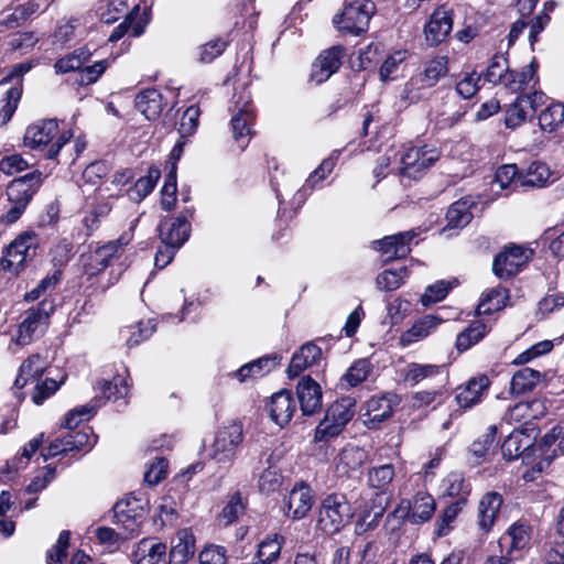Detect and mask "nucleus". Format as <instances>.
Segmentation results:
<instances>
[{
	"label": "nucleus",
	"instance_id": "49530a36",
	"mask_svg": "<svg viewBox=\"0 0 564 564\" xmlns=\"http://www.w3.org/2000/svg\"><path fill=\"white\" fill-rule=\"evenodd\" d=\"M442 371L443 366L440 365L411 362L404 369L403 379L415 386L423 380L435 378Z\"/></svg>",
	"mask_w": 564,
	"mask_h": 564
},
{
	"label": "nucleus",
	"instance_id": "4c0bfd02",
	"mask_svg": "<svg viewBox=\"0 0 564 564\" xmlns=\"http://www.w3.org/2000/svg\"><path fill=\"white\" fill-rule=\"evenodd\" d=\"M137 109L148 119H156L163 109V97L156 89H145L135 98Z\"/></svg>",
	"mask_w": 564,
	"mask_h": 564
},
{
	"label": "nucleus",
	"instance_id": "a878e982",
	"mask_svg": "<svg viewBox=\"0 0 564 564\" xmlns=\"http://www.w3.org/2000/svg\"><path fill=\"white\" fill-rule=\"evenodd\" d=\"M322 359V349L314 343H306L294 352L288 368L289 378H295L306 368L319 362Z\"/></svg>",
	"mask_w": 564,
	"mask_h": 564
},
{
	"label": "nucleus",
	"instance_id": "bf43d9fd",
	"mask_svg": "<svg viewBox=\"0 0 564 564\" xmlns=\"http://www.w3.org/2000/svg\"><path fill=\"white\" fill-rule=\"evenodd\" d=\"M539 405L540 403L538 401L519 402L507 411L503 420L508 423H527L536 416L534 413V408H538Z\"/></svg>",
	"mask_w": 564,
	"mask_h": 564
},
{
	"label": "nucleus",
	"instance_id": "864d4df0",
	"mask_svg": "<svg viewBox=\"0 0 564 564\" xmlns=\"http://www.w3.org/2000/svg\"><path fill=\"white\" fill-rule=\"evenodd\" d=\"M408 276V269L405 267L399 270H384L377 276L376 284L381 291H393L399 289Z\"/></svg>",
	"mask_w": 564,
	"mask_h": 564
},
{
	"label": "nucleus",
	"instance_id": "c756f323",
	"mask_svg": "<svg viewBox=\"0 0 564 564\" xmlns=\"http://www.w3.org/2000/svg\"><path fill=\"white\" fill-rule=\"evenodd\" d=\"M48 366L47 360L40 354L29 356L20 366L19 375L14 381V387L22 389L29 382L37 381Z\"/></svg>",
	"mask_w": 564,
	"mask_h": 564
},
{
	"label": "nucleus",
	"instance_id": "69168bd1",
	"mask_svg": "<svg viewBox=\"0 0 564 564\" xmlns=\"http://www.w3.org/2000/svg\"><path fill=\"white\" fill-rule=\"evenodd\" d=\"M97 410L96 404H84L70 410L64 420V426L68 430L76 429L80 423L88 421Z\"/></svg>",
	"mask_w": 564,
	"mask_h": 564
},
{
	"label": "nucleus",
	"instance_id": "58836bf2",
	"mask_svg": "<svg viewBox=\"0 0 564 564\" xmlns=\"http://www.w3.org/2000/svg\"><path fill=\"white\" fill-rule=\"evenodd\" d=\"M509 299L508 291L503 286H496L482 292L477 307L478 315H487L506 306Z\"/></svg>",
	"mask_w": 564,
	"mask_h": 564
},
{
	"label": "nucleus",
	"instance_id": "a19ab883",
	"mask_svg": "<svg viewBox=\"0 0 564 564\" xmlns=\"http://www.w3.org/2000/svg\"><path fill=\"white\" fill-rule=\"evenodd\" d=\"M473 202L469 198H462L451 205L446 213L447 226L446 229H458L467 226L473 214L470 207Z\"/></svg>",
	"mask_w": 564,
	"mask_h": 564
},
{
	"label": "nucleus",
	"instance_id": "09e8293b",
	"mask_svg": "<svg viewBox=\"0 0 564 564\" xmlns=\"http://www.w3.org/2000/svg\"><path fill=\"white\" fill-rule=\"evenodd\" d=\"M281 358L278 356L262 357L249 364L241 366L234 376L240 381L245 382L246 380L253 378L252 369L257 368V373H265L271 371L280 364Z\"/></svg>",
	"mask_w": 564,
	"mask_h": 564
},
{
	"label": "nucleus",
	"instance_id": "7c9ffc66",
	"mask_svg": "<svg viewBox=\"0 0 564 564\" xmlns=\"http://www.w3.org/2000/svg\"><path fill=\"white\" fill-rule=\"evenodd\" d=\"M442 318L435 315H425L417 319L410 329L400 336V345L406 347L432 334L441 324Z\"/></svg>",
	"mask_w": 564,
	"mask_h": 564
},
{
	"label": "nucleus",
	"instance_id": "79ce46f5",
	"mask_svg": "<svg viewBox=\"0 0 564 564\" xmlns=\"http://www.w3.org/2000/svg\"><path fill=\"white\" fill-rule=\"evenodd\" d=\"M43 443V434L31 440L22 449L20 457H14L8 460L4 468L1 470V478L10 480L12 475L15 474L20 468L24 467L32 455L39 449Z\"/></svg>",
	"mask_w": 564,
	"mask_h": 564
},
{
	"label": "nucleus",
	"instance_id": "5fc2aeb1",
	"mask_svg": "<svg viewBox=\"0 0 564 564\" xmlns=\"http://www.w3.org/2000/svg\"><path fill=\"white\" fill-rule=\"evenodd\" d=\"M154 330L155 325L149 319L147 322H140L134 326L124 327L121 334L127 337V344L132 347L149 338Z\"/></svg>",
	"mask_w": 564,
	"mask_h": 564
},
{
	"label": "nucleus",
	"instance_id": "13d9d810",
	"mask_svg": "<svg viewBox=\"0 0 564 564\" xmlns=\"http://www.w3.org/2000/svg\"><path fill=\"white\" fill-rule=\"evenodd\" d=\"M524 434L521 431H513L502 444V455L509 460L518 458L529 446L530 441L523 442Z\"/></svg>",
	"mask_w": 564,
	"mask_h": 564
},
{
	"label": "nucleus",
	"instance_id": "5701e85b",
	"mask_svg": "<svg viewBox=\"0 0 564 564\" xmlns=\"http://www.w3.org/2000/svg\"><path fill=\"white\" fill-rule=\"evenodd\" d=\"M296 410V403L289 390L274 393L268 404L270 417L280 426L288 424Z\"/></svg>",
	"mask_w": 564,
	"mask_h": 564
},
{
	"label": "nucleus",
	"instance_id": "f8f14e48",
	"mask_svg": "<svg viewBox=\"0 0 564 564\" xmlns=\"http://www.w3.org/2000/svg\"><path fill=\"white\" fill-rule=\"evenodd\" d=\"M532 250L521 246H508L499 252L492 263L494 273L500 279L517 274L532 257Z\"/></svg>",
	"mask_w": 564,
	"mask_h": 564
},
{
	"label": "nucleus",
	"instance_id": "c9c22d12",
	"mask_svg": "<svg viewBox=\"0 0 564 564\" xmlns=\"http://www.w3.org/2000/svg\"><path fill=\"white\" fill-rule=\"evenodd\" d=\"M284 538L278 533L267 535L259 544L251 564H272L281 553Z\"/></svg>",
	"mask_w": 564,
	"mask_h": 564
},
{
	"label": "nucleus",
	"instance_id": "f704fd0d",
	"mask_svg": "<svg viewBox=\"0 0 564 564\" xmlns=\"http://www.w3.org/2000/svg\"><path fill=\"white\" fill-rule=\"evenodd\" d=\"M388 498L384 494H376L369 510H366L356 523L358 534L375 529L387 508Z\"/></svg>",
	"mask_w": 564,
	"mask_h": 564
},
{
	"label": "nucleus",
	"instance_id": "423d86ee",
	"mask_svg": "<svg viewBox=\"0 0 564 564\" xmlns=\"http://www.w3.org/2000/svg\"><path fill=\"white\" fill-rule=\"evenodd\" d=\"M352 416L354 402L351 399H341L334 402L317 425L314 441L324 442L338 436Z\"/></svg>",
	"mask_w": 564,
	"mask_h": 564
},
{
	"label": "nucleus",
	"instance_id": "de8ad7c7",
	"mask_svg": "<svg viewBox=\"0 0 564 564\" xmlns=\"http://www.w3.org/2000/svg\"><path fill=\"white\" fill-rule=\"evenodd\" d=\"M91 53L86 47H79L74 52L61 57L56 61L54 68L57 74H66L80 70L83 65L89 61Z\"/></svg>",
	"mask_w": 564,
	"mask_h": 564
},
{
	"label": "nucleus",
	"instance_id": "20e7f679",
	"mask_svg": "<svg viewBox=\"0 0 564 564\" xmlns=\"http://www.w3.org/2000/svg\"><path fill=\"white\" fill-rule=\"evenodd\" d=\"M436 503L429 492L417 491L411 499H403L397 506L394 511L387 518V522L397 520L394 530L403 520H408L412 524H421L429 521L434 514Z\"/></svg>",
	"mask_w": 564,
	"mask_h": 564
},
{
	"label": "nucleus",
	"instance_id": "6ab92c4d",
	"mask_svg": "<svg viewBox=\"0 0 564 564\" xmlns=\"http://www.w3.org/2000/svg\"><path fill=\"white\" fill-rule=\"evenodd\" d=\"M538 62L532 58L530 64L524 66L520 72L510 70L502 84L506 89L512 94H531L538 84L536 77Z\"/></svg>",
	"mask_w": 564,
	"mask_h": 564
},
{
	"label": "nucleus",
	"instance_id": "72a5a7b5",
	"mask_svg": "<svg viewBox=\"0 0 564 564\" xmlns=\"http://www.w3.org/2000/svg\"><path fill=\"white\" fill-rule=\"evenodd\" d=\"M194 553V535L187 530H182L173 541L169 556V564H185L193 557Z\"/></svg>",
	"mask_w": 564,
	"mask_h": 564
},
{
	"label": "nucleus",
	"instance_id": "cd10ccee",
	"mask_svg": "<svg viewBox=\"0 0 564 564\" xmlns=\"http://www.w3.org/2000/svg\"><path fill=\"white\" fill-rule=\"evenodd\" d=\"M37 181L39 177H35L33 174L13 180L7 188V196L10 204L28 206L36 192L35 183Z\"/></svg>",
	"mask_w": 564,
	"mask_h": 564
},
{
	"label": "nucleus",
	"instance_id": "338daca9",
	"mask_svg": "<svg viewBox=\"0 0 564 564\" xmlns=\"http://www.w3.org/2000/svg\"><path fill=\"white\" fill-rule=\"evenodd\" d=\"M144 32V23L141 21L135 22L133 12H131L126 20L120 23L110 34L109 41H119L124 34L130 33L132 36H140Z\"/></svg>",
	"mask_w": 564,
	"mask_h": 564
},
{
	"label": "nucleus",
	"instance_id": "774afa93",
	"mask_svg": "<svg viewBox=\"0 0 564 564\" xmlns=\"http://www.w3.org/2000/svg\"><path fill=\"white\" fill-rule=\"evenodd\" d=\"M70 532L64 530L59 533L55 545L46 553L47 564H61L67 557Z\"/></svg>",
	"mask_w": 564,
	"mask_h": 564
},
{
	"label": "nucleus",
	"instance_id": "e2e57ef3",
	"mask_svg": "<svg viewBox=\"0 0 564 564\" xmlns=\"http://www.w3.org/2000/svg\"><path fill=\"white\" fill-rule=\"evenodd\" d=\"M100 391L105 399L117 401L128 394L129 386L121 376H116L112 381H102Z\"/></svg>",
	"mask_w": 564,
	"mask_h": 564
},
{
	"label": "nucleus",
	"instance_id": "dca6fc26",
	"mask_svg": "<svg viewBox=\"0 0 564 564\" xmlns=\"http://www.w3.org/2000/svg\"><path fill=\"white\" fill-rule=\"evenodd\" d=\"M345 52L346 50L341 45L323 51L313 64L311 79L316 84L326 82L339 69Z\"/></svg>",
	"mask_w": 564,
	"mask_h": 564
},
{
	"label": "nucleus",
	"instance_id": "37998d69",
	"mask_svg": "<svg viewBox=\"0 0 564 564\" xmlns=\"http://www.w3.org/2000/svg\"><path fill=\"white\" fill-rule=\"evenodd\" d=\"M553 173L550 167L540 161L532 162L525 174L520 176L521 187H542L551 182Z\"/></svg>",
	"mask_w": 564,
	"mask_h": 564
},
{
	"label": "nucleus",
	"instance_id": "680f3d73",
	"mask_svg": "<svg viewBox=\"0 0 564 564\" xmlns=\"http://www.w3.org/2000/svg\"><path fill=\"white\" fill-rule=\"evenodd\" d=\"M161 206L164 210H171L176 202V165L172 164L170 172L165 176L164 185L161 189Z\"/></svg>",
	"mask_w": 564,
	"mask_h": 564
},
{
	"label": "nucleus",
	"instance_id": "2eb2a0df",
	"mask_svg": "<svg viewBox=\"0 0 564 564\" xmlns=\"http://www.w3.org/2000/svg\"><path fill=\"white\" fill-rule=\"evenodd\" d=\"M193 212L187 209L177 217H169L161 221L159 226L160 238L163 243L174 247H181L188 239L191 232V224L188 217Z\"/></svg>",
	"mask_w": 564,
	"mask_h": 564
},
{
	"label": "nucleus",
	"instance_id": "39448f33",
	"mask_svg": "<svg viewBox=\"0 0 564 564\" xmlns=\"http://www.w3.org/2000/svg\"><path fill=\"white\" fill-rule=\"evenodd\" d=\"M243 441L242 424L229 422L218 429L210 446L209 457L217 464L231 465L236 459L238 448Z\"/></svg>",
	"mask_w": 564,
	"mask_h": 564
},
{
	"label": "nucleus",
	"instance_id": "412c9836",
	"mask_svg": "<svg viewBox=\"0 0 564 564\" xmlns=\"http://www.w3.org/2000/svg\"><path fill=\"white\" fill-rule=\"evenodd\" d=\"M296 392L303 415H313L322 409L321 387L311 377L301 379Z\"/></svg>",
	"mask_w": 564,
	"mask_h": 564
},
{
	"label": "nucleus",
	"instance_id": "1a4fd4ad",
	"mask_svg": "<svg viewBox=\"0 0 564 564\" xmlns=\"http://www.w3.org/2000/svg\"><path fill=\"white\" fill-rule=\"evenodd\" d=\"M35 254V236L33 234H23L6 248L0 260V267L3 271L19 273L25 262L33 259Z\"/></svg>",
	"mask_w": 564,
	"mask_h": 564
},
{
	"label": "nucleus",
	"instance_id": "9b49d317",
	"mask_svg": "<svg viewBox=\"0 0 564 564\" xmlns=\"http://www.w3.org/2000/svg\"><path fill=\"white\" fill-rule=\"evenodd\" d=\"M448 72V58L447 56H435L427 61L424 65L423 72L417 76L411 78L405 85V98L414 101L420 98L419 93H414L416 85L420 83V88H431L435 86L438 80L445 76Z\"/></svg>",
	"mask_w": 564,
	"mask_h": 564
},
{
	"label": "nucleus",
	"instance_id": "9d476101",
	"mask_svg": "<svg viewBox=\"0 0 564 564\" xmlns=\"http://www.w3.org/2000/svg\"><path fill=\"white\" fill-rule=\"evenodd\" d=\"M130 241V238L126 235L121 236L117 240L107 242L106 245L96 248L94 251L84 254L83 272L88 278H93L102 272L110 263V261L118 257L120 251Z\"/></svg>",
	"mask_w": 564,
	"mask_h": 564
},
{
	"label": "nucleus",
	"instance_id": "0eeeda50",
	"mask_svg": "<svg viewBox=\"0 0 564 564\" xmlns=\"http://www.w3.org/2000/svg\"><path fill=\"white\" fill-rule=\"evenodd\" d=\"M438 159L440 151L434 147H410L400 154L397 169L402 176L416 180Z\"/></svg>",
	"mask_w": 564,
	"mask_h": 564
},
{
	"label": "nucleus",
	"instance_id": "ddd939ff",
	"mask_svg": "<svg viewBox=\"0 0 564 564\" xmlns=\"http://www.w3.org/2000/svg\"><path fill=\"white\" fill-rule=\"evenodd\" d=\"M399 403V397L391 392L371 397L364 405L365 425L370 430L378 429L381 423L392 416Z\"/></svg>",
	"mask_w": 564,
	"mask_h": 564
},
{
	"label": "nucleus",
	"instance_id": "4d7b16f0",
	"mask_svg": "<svg viewBox=\"0 0 564 564\" xmlns=\"http://www.w3.org/2000/svg\"><path fill=\"white\" fill-rule=\"evenodd\" d=\"M371 371V364L368 359L355 361L341 377L343 383L348 387H356L367 379Z\"/></svg>",
	"mask_w": 564,
	"mask_h": 564
},
{
	"label": "nucleus",
	"instance_id": "7ed1b4c3",
	"mask_svg": "<svg viewBox=\"0 0 564 564\" xmlns=\"http://www.w3.org/2000/svg\"><path fill=\"white\" fill-rule=\"evenodd\" d=\"M352 511L346 497L341 494H332L322 501L317 528L326 534H335L349 523Z\"/></svg>",
	"mask_w": 564,
	"mask_h": 564
},
{
	"label": "nucleus",
	"instance_id": "3c124183",
	"mask_svg": "<svg viewBox=\"0 0 564 564\" xmlns=\"http://www.w3.org/2000/svg\"><path fill=\"white\" fill-rule=\"evenodd\" d=\"M457 284L456 280L445 281L440 280L429 285L425 292L421 296V303L423 306H430L444 300L448 292Z\"/></svg>",
	"mask_w": 564,
	"mask_h": 564
},
{
	"label": "nucleus",
	"instance_id": "0e129e2a",
	"mask_svg": "<svg viewBox=\"0 0 564 564\" xmlns=\"http://www.w3.org/2000/svg\"><path fill=\"white\" fill-rule=\"evenodd\" d=\"M394 478V467L392 464H383L369 469L368 482L373 488H384Z\"/></svg>",
	"mask_w": 564,
	"mask_h": 564
},
{
	"label": "nucleus",
	"instance_id": "6e6552de",
	"mask_svg": "<svg viewBox=\"0 0 564 564\" xmlns=\"http://www.w3.org/2000/svg\"><path fill=\"white\" fill-rule=\"evenodd\" d=\"M373 13L375 4L371 1L356 0L346 4L333 21L338 31L359 35L368 30Z\"/></svg>",
	"mask_w": 564,
	"mask_h": 564
},
{
	"label": "nucleus",
	"instance_id": "473e14b6",
	"mask_svg": "<svg viewBox=\"0 0 564 564\" xmlns=\"http://www.w3.org/2000/svg\"><path fill=\"white\" fill-rule=\"evenodd\" d=\"M502 505V497L495 492H487L479 501L478 516L479 525L484 531H489L500 511Z\"/></svg>",
	"mask_w": 564,
	"mask_h": 564
},
{
	"label": "nucleus",
	"instance_id": "2f4dec72",
	"mask_svg": "<svg viewBox=\"0 0 564 564\" xmlns=\"http://www.w3.org/2000/svg\"><path fill=\"white\" fill-rule=\"evenodd\" d=\"M135 564H167L166 545L155 539H143L137 551Z\"/></svg>",
	"mask_w": 564,
	"mask_h": 564
},
{
	"label": "nucleus",
	"instance_id": "c03bdc74",
	"mask_svg": "<svg viewBox=\"0 0 564 564\" xmlns=\"http://www.w3.org/2000/svg\"><path fill=\"white\" fill-rule=\"evenodd\" d=\"M160 177V169L150 166L147 175L138 178L134 185L129 188L128 194L130 199L135 203L143 200L154 189Z\"/></svg>",
	"mask_w": 564,
	"mask_h": 564
},
{
	"label": "nucleus",
	"instance_id": "b1692460",
	"mask_svg": "<svg viewBox=\"0 0 564 564\" xmlns=\"http://www.w3.org/2000/svg\"><path fill=\"white\" fill-rule=\"evenodd\" d=\"M453 29V13L449 10L437 9L431 15L425 26V36L431 45L444 41Z\"/></svg>",
	"mask_w": 564,
	"mask_h": 564
},
{
	"label": "nucleus",
	"instance_id": "a211bd4d",
	"mask_svg": "<svg viewBox=\"0 0 564 564\" xmlns=\"http://www.w3.org/2000/svg\"><path fill=\"white\" fill-rule=\"evenodd\" d=\"M415 230H408L386 236L372 242L373 248L387 256V261L405 258L411 252V241L416 237Z\"/></svg>",
	"mask_w": 564,
	"mask_h": 564
},
{
	"label": "nucleus",
	"instance_id": "4468645a",
	"mask_svg": "<svg viewBox=\"0 0 564 564\" xmlns=\"http://www.w3.org/2000/svg\"><path fill=\"white\" fill-rule=\"evenodd\" d=\"M544 102L545 95L541 90L519 95L506 110V126L511 129L521 126Z\"/></svg>",
	"mask_w": 564,
	"mask_h": 564
},
{
	"label": "nucleus",
	"instance_id": "4be33fe9",
	"mask_svg": "<svg viewBox=\"0 0 564 564\" xmlns=\"http://www.w3.org/2000/svg\"><path fill=\"white\" fill-rule=\"evenodd\" d=\"M237 113L231 118L232 135L241 150L246 149L251 138V123L254 119L253 109L249 100L242 106L236 102Z\"/></svg>",
	"mask_w": 564,
	"mask_h": 564
},
{
	"label": "nucleus",
	"instance_id": "f03ea898",
	"mask_svg": "<svg viewBox=\"0 0 564 564\" xmlns=\"http://www.w3.org/2000/svg\"><path fill=\"white\" fill-rule=\"evenodd\" d=\"M72 137L70 131L59 133L57 120L46 119L29 126L23 142L26 148L32 150H43L52 142L46 153V158L52 160L58 155Z\"/></svg>",
	"mask_w": 564,
	"mask_h": 564
},
{
	"label": "nucleus",
	"instance_id": "f3484780",
	"mask_svg": "<svg viewBox=\"0 0 564 564\" xmlns=\"http://www.w3.org/2000/svg\"><path fill=\"white\" fill-rule=\"evenodd\" d=\"M113 511L117 522L121 523L129 534L138 531L140 520L145 514L143 501L134 496H129L118 501L113 507Z\"/></svg>",
	"mask_w": 564,
	"mask_h": 564
},
{
	"label": "nucleus",
	"instance_id": "a18cd8bd",
	"mask_svg": "<svg viewBox=\"0 0 564 564\" xmlns=\"http://www.w3.org/2000/svg\"><path fill=\"white\" fill-rule=\"evenodd\" d=\"M541 372L532 368L518 370L511 379L510 389L513 394L520 395L532 391L541 380Z\"/></svg>",
	"mask_w": 564,
	"mask_h": 564
},
{
	"label": "nucleus",
	"instance_id": "8fccbe9b",
	"mask_svg": "<svg viewBox=\"0 0 564 564\" xmlns=\"http://www.w3.org/2000/svg\"><path fill=\"white\" fill-rule=\"evenodd\" d=\"M564 122V106L562 104L550 105L539 116L540 128L544 132L552 133L558 130Z\"/></svg>",
	"mask_w": 564,
	"mask_h": 564
},
{
	"label": "nucleus",
	"instance_id": "f257e3e1",
	"mask_svg": "<svg viewBox=\"0 0 564 564\" xmlns=\"http://www.w3.org/2000/svg\"><path fill=\"white\" fill-rule=\"evenodd\" d=\"M53 306L46 302H41L36 307L28 310L22 321L12 326L9 330H3L2 335H9L8 350L17 354L22 347L30 345L44 333Z\"/></svg>",
	"mask_w": 564,
	"mask_h": 564
},
{
	"label": "nucleus",
	"instance_id": "393cba45",
	"mask_svg": "<svg viewBox=\"0 0 564 564\" xmlns=\"http://www.w3.org/2000/svg\"><path fill=\"white\" fill-rule=\"evenodd\" d=\"M111 206L108 202H99L96 204L87 203L84 209L79 213V235L84 237L91 236L101 224V220L110 213Z\"/></svg>",
	"mask_w": 564,
	"mask_h": 564
},
{
	"label": "nucleus",
	"instance_id": "bb28decb",
	"mask_svg": "<svg viewBox=\"0 0 564 564\" xmlns=\"http://www.w3.org/2000/svg\"><path fill=\"white\" fill-rule=\"evenodd\" d=\"M489 379L487 376L481 375L474 377L468 382L458 389L456 395L457 403L460 408H471L479 403L489 387Z\"/></svg>",
	"mask_w": 564,
	"mask_h": 564
},
{
	"label": "nucleus",
	"instance_id": "e433bc0d",
	"mask_svg": "<svg viewBox=\"0 0 564 564\" xmlns=\"http://www.w3.org/2000/svg\"><path fill=\"white\" fill-rule=\"evenodd\" d=\"M368 459V453L364 448L355 445H347L338 455L336 465L340 474H349L360 468Z\"/></svg>",
	"mask_w": 564,
	"mask_h": 564
},
{
	"label": "nucleus",
	"instance_id": "052dcab7",
	"mask_svg": "<svg viewBox=\"0 0 564 564\" xmlns=\"http://www.w3.org/2000/svg\"><path fill=\"white\" fill-rule=\"evenodd\" d=\"M246 502L240 492H235L219 514V521L228 525L236 521L243 513Z\"/></svg>",
	"mask_w": 564,
	"mask_h": 564
},
{
	"label": "nucleus",
	"instance_id": "6e6d98bb",
	"mask_svg": "<svg viewBox=\"0 0 564 564\" xmlns=\"http://www.w3.org/2000/svg\"><path fill=\"white\" fill-rule=\"evenodd\" d=\"M520 176L516 164H506L500 166L495 175V183L501 188L511 191L517 189L520 186Z\"/></svg>",
	"mask_w": 564,
	"mask_h": 564
},
{
	"label": "nucleus",
	"instance_id": "603ef678",
	"mask_svg": "<svg viewBox=\"0 0 564 564\" xmlns=\"http://www.w3.org/2000/svg\"><path fill=\"white\" fill-rule=\"evenodd\" d=\"M509 72L508 58L501 54H497L492 57L484 74L485 80L494 85L503 84Z\"/></svg>",
	"mask_w": 564,
	"mask_h": 564
},
{
	"label": "nucleus",
	"instance_id": "c85d7f7f",
	"mask_svg": "<svg viewBox=\"0 0 564 564\" xmlns=\"http://www.w3.org/2000/svg\"><path fill=\"white\" fill-rule=\"evenodd\" d=\"M530 541V534L528 527L522 523H513L507 530V532L500 538L499 546L501 553L506 552L507 555L511 556L514 552L524 550Z\"/></svg>",
	"mask_w": 564,
	"mask_h": 564
},
{
	"label": "nucleus",
	"instance_id": "aec40b11",
	"mask_svg": "<svg viewBox=\"0 0 564 564\" xmlns=\"http://www.w3.org/2000/svg\"><path fill=\"white\" fill-rule=\"evenodd\" d=\"M314 496L307 485L294 486L285 499L284 514L293 520L303 519L313 507Z\"/></svg>",
	"mask_w": 564,
	"mask_h": 564
},
{
	"label": "nucleus",
	"instance_id": "ea45409f",
	"mask_svg": "<svg viewBox=\"0 0 564 564\" xmlns=\"http://www.w3.org/2000/svg\"><path fill=\"white\" fill-rule=\"evenodd\" d=\"M489 330L490 327L481 319L471 322L468 327L457 335V350L460 352L468 350L470 347L479 343Z\"/></svg>",
	"mask_w": 564,
	"mask_h": 564
}]
</instances>
